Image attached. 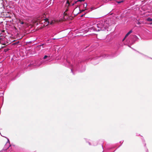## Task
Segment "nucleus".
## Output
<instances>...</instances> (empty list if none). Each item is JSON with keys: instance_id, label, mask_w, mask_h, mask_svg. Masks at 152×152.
<instances>
[{"instance_id": "nucleus-1", "label": "nucleus", "mask_w": 152, "mask_h": 152, "mask_svg": "<svg viewBox=\"0 0 152 152\" xmlns=\"http://www.w3.org/2000/svg\"><path fill=\"white\" fill-rule=\"evenodd\" d=\"M77 7H76L75 8V9L74 10L73 12V13L75 15H77V14L79 13V12L77 11Z\"/></svg>"}, {"instance_id": "nucleus-2", "label": "nucleus", "mask_w": 152, "mask_h": 152, "mask_svg": "<svg viewBox=\"0 0 152 152\" xmlns=\"http://www.w3.org/2000/svg\"><path fill=\"white\" fill-rule=\"evenodd\" d=\"M65 12H64V19L66 20L68 19V18L67 13H66Z\"/></svg>"}, {"instance_id": "nucleus-3", "label": "nucleus", "mask_w": 152, "mask_h": 152, "mask_svg": "<svg viewBox=\"0 0 152 152\" xmlns=\"http://www.w3.org/2000/svg\"><path fill=\"white\" fill-rule=\"evenodd\" d=\"M147 20L148 21L151 22H152L151 23V24H152V19L149 18H147Z\"/></svg>"}, {"instance_id": "nucleus-4", "label": "nucleus", "mask_w": 152, "mask_h": 152, "mask_svg": "<svg viewBox=\"0 0 152 152\" xmlns=\"http://www.w3.org/2000/svg\"><path fill=\"white\" fill-rule=\"evenodd\" d=\"M85 0H78L77 1H75V3H73L72 4V5H73L75 4L76 3H77V2H79V1H80V2H81V1H85Z\"/></svg>"}, {"instance_id": "nucleus-5", "label": "nucleus", "mask_w": 152, "mask_h": 152, "mask_svg": "<svg viewBox=\"0 0 152 152\" xmlns=\"http://www.w3.org/2000/svg\"><path fill=\"white\" fill-rule=\"evenodd\" d=\"M48 58V59L47 60H49L50 59V56H45L44 57V59H45L46 58Z\"/></svg>"}, {"instance_id": "nucleus-6", "label": "nucleus", "mask_w": 152, "mask_h": 152, "mask_svg": "<svg viewBox=\"0 0 152 152\" xmlns=\"http://www.w3.org/2000/svg\"><path fill=\"white\" fill-rule=\"evenodd\" d=\"M44 45V44H42L41 45H39V46H37V48H38V49H40L41 48V47H42V48H43V46Z\"/></svg>"}, {"instance_id": "nucleus-7", "label": "nucleus", "mask_w": 152, "mask_h": 152, "mask_svg": "<svg viewBox=\"0 0 152 152\" xmlns=\"http://www.w3.org/2000/svg\"><path fill=\"white\" fill-rule=\"evenodd\" d=\"M79 9H78V10L80 11V12H79V13H81L82 12H83L85 10H86L87 9H86L85 10H80V5L79 6Z\"/></svg>"}, {"instance_id": "nucleus-8", "label": "nucleus", "mask_w": 152, "mask_h": 152, "mask_svg": "<svg viewBox=\"0 0 152 152\" xmlns=\"http://www.w3.org/2000/svg\"><path fill=\"white\" fill-rule=\"evenodd\" d=\"M56 22L55 20H53L51 21L50 23V24L51 25H53Z\"/></svg>"}, {"instance_id": "nucleus-9", "label": "nucleus", "mask_w": 152, "mask_h": 152, "mask_svg": "<svg viewBox=\"0 0 152 152\" xmlns=\"http://www.w3.org/2000/svg\"><path fill=\"white\" fill-rule=\"evenodd\" d=\"M84 7L86 8L87 6V4L86 3H85L83 4Z\"/></svg>"}, {"instance_id": "nucleus-10", "label": "nucleus", "mask_w": 152, "mask_h": 152, "mask_svg": "<svg viewBox=\"0 0 152 152\" xmlns=\"http://www.w3.org/2000/svg\"><path fill=\"white\" fill-rule=\"evenodd\" d=\"M6 145H8V146H9V147L7 149H6V150L7 149L10 147V146H11L10 145V144L9 143H7L6 144Z\"/></svg>"}, {"instance_id": "nucleus-11", "label": "nucleus", "mask_w": 152, "mask_h": 152, "mask_svg": "<svg viewBox=\"0 0 152 152\" xmlns=\"http://www.w3.org/2000/svg\"><path fill=\"white\" fill-rule=\"evenodd\" d=\"M34 25H37L38 24V23L37 21H35L34 23Z\"/></svg>"}, {"instance_id": "nucleus-12", "label": "nucleus", "mask_w": 152, "mask_h": 152, "mask_svg": "<svg viewBox=\"0 0 152 152\" xmlns=\"http://www.w3.org/2000/svg\"><path fill=\"white\" fill-rule=\"evenodd\" d=\"M9 50V49H4V51L6 52H7V51H8Z\"/></svg>"}, {"instance_id": "nucleus-13", "label": "nucleus", "mask_w": 152, "mask_h": 152, "mask_svg": "<svg viewBox=\"0 0 152 152\" xmlns=\"http://www.w3.org/2000/svg\"><path fill=\"white\" fill-rule=\"evenodd\" d=\"M129 35V34L128 33L125 35V38H126L127 37H128Z\"/></svg>"}, {"instance_id": "nucleus-14", "label": "nucleus", "mask_w": 152, "mask_h": 152, "mask_svg": "<svg viewBox=\"0 0 152 152\" xmlns=\"http://www.w3.org/2000/svg\"><path fill=\"white\" fill-rule=\"evenodd\" d=\"M19 22L20 23V24H23L24 23L23 21H21L20 20Z\"/></svg>"}, {"instance_id": "nucleus-15", "label": "nucleus", "mask_w": 152, "mask_h": 152, "mask_svg": "<svg viewBox=\"0 0 152 152\" xmlns=\"http://www.w3.org/2000/svg\"><path fill=\"white\" fill-rule=\"evenodd\" d=\"M132 31L131 30H130V31L128 33L129 34L131 33H132Z\"/></svg>"}, {"instance_id": "nucleus-16", "label": "nucleus", "mask_w": 152, "mask_h": 152, "mask_svg": "<svg viewBox=\"0 0 152 152\" xmlns=\"http://www.w3.org/2000/svg\"><path fill=\"white\" fill-rule=\"evenodd\" d=\"M123 2V1H117V2L118 3V4H119L120 3H121V2Z\"/></svg>"}, {"instance_id": "nucleus-17", "label": "nucleus", "mask_w": 152, "mask_h": 152, "mask_svg": "<svg viewBox=\"0 0 152 152\" xmlns=\"http://www.w3.org/2000/svg\"><path fill=\"white\" fill-rule=\"evenodd\" d=\"M137 23L138 24H140V22L139 21Z\"/></svg>"}, {"instance_id": "nucleus-18", "label": "nucleus", "mask_w": 152, "mask_h": 152, "mask_svg": "<svg viewBox=\"0 0 152 152\" xmlns=\"http://www.w3.org/2000/svg\"><path fill=\"white\" fill-rule=\"evenodd\" d=\"M1 47V46H0V50L1 48H3V47Z\"/></svg>"}, {"instance_id": "nucleus-19", "label": "nucleus", "mask_w": 152, "mask_h": 152, "mask_svg": "<svg viewBox=\"0 0 152 152\" xmlns=\"http://www.w3.org/2000/svg\"><path fill=\"white\" fill-rule=\"evenodd\" d=\"M85 14H83V15H81V17H83V15H85Z\"/></svg>"}, {"instance_id": "nucleus-20", "label": "nucleus", "mask_w": 152, "mask_h": 152, "mask_svg": "<svg viewBox=\"0 0 152 152\" xmlns=\"http://www.w3.org/2000/svg\"><path fill=\"white\" fill-rule=\"evenodd\" d=\"M66 3H68V4H69V1L68 0L67 1V2H66Z\"/></svg>"}, {"instance_id": "nucleus-21", "label": "nucleus", "mask_w": 152, "mask_h": 152, "mask_svg": "<svg viewBox=\"0 0 152 152\" xmlns=\"http://www.w3.org/2000/svg\"><path fill=\"white\" fill-rule=\"evenodd\" d=\"M7 17L10 18H11V17L10 16H7Z\"/></svg>"}, {"instance_id": "nucleus-22", "label": "nucleus", "mask_w": 152, "mask_h": 152, "mask_svg": "<svg viewBox=\"0 0 152 152\" xmlns=\"http://www.w3.org/2000/svg\"><path fill=\"white\" fill-rule=\"evenodd\" d=\"M126 38H125V37L123 39V41H124L125 40V39Z\"/></svg>"}, {"instance_id": "nucleus-23", "label": "nucleus", "mask_w": 152, "mask_h": 152, "mask_svg": "<svg viewBox=\"0 0 152 152\" xmlns=\"http://www.w3.org/2000/svg\"><path fill=\"white\" fill-rule=\"evenodd\" d=\"M100 29H98V30H97V31H100Z\"/></svg>"}, {"instance_id": "nucleus-24", "label": "nucleus", "mask_w": 152, "mask_h": 152, "mask_svg": "<svg viewBox=\"0 0 152 152\" xmlns=\"http://www.w3.org/2000/svg\"><path fill=\"white\" fill-rule=\"evenodd\" d=\"M68 11V10H67V9H66V11Z\"/></svg>"}, {"instance_id": "nucleus-25", "label": "nucleus", "mask_w": 152, "mask_h": 152, "mask_svg": "<svg viewBox=\"0 0 152 152\" xmlns=\"http://www.w3.org/2000/svg\"><path fill=\"white\" fill-rule=\"evenodd\" d=\"M96 26H97L98 27V25H96Z\"/></svg>"}, {"instance_id": "nucleus-26", "label": "nucleus", "mask_w": 152, "mask_h": 152, "mask_svg": "<svg viewBox=\"0 0 152 152\" xmlns=\"http://www.w3.org/2000/svg\"><path fill=\"white\" fill-rule=\"evenodd\" d=\"M5 45V44H2V45Z\"/></svg>"}, {"instance_id": "nucleus-27", "label": "nucleus", "mask_w": 152, "mask_h": 152, "mask_svg": "<svg viewBox=\"0 0 152 152\" xmlns=\"http://www.w3.org/2000/svg\"><path fill=\"white\" fill-rule=\"evenodd\" d=\"M46 20H48V19H46Z\"/></svg>"}, {"instance_id": "nucleus-28", "label": "nucleus", "mask_w": 152, "mask_h": 152, "mask_svg": "<svg viewBox=\"0 0 152 152\" xmlns=\"http://www.w3.org/2000/svg\"><path fill=\"white\" fill-rule=\"evenodd\" d=\"M3 47H4H4V46H3Z\"/></svg>"}]
</instances>
